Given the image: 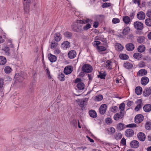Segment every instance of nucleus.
<instances>
[{"label": "nucleus", "mask_w": 151, "mask_h": 151, "mask_svg": "<svg viewBox=\"0 0 151 151\" xmlns=\"http://www.w3.org/2000/svg\"><path fill=\"white\" fill-rule=\"evenodd\" d=\"M72 29L75 32H81L83 31V25L76 23L72 25Z\"/></svg>", "instance_id": "nucleus-1"}, {"label": "nucleus", "mask_w": 151, "mask_h": 151, "mask_svg": "<svg viewBox=\"0 0 151 151\" xmlns=\"http://www.w3.org/2000/svg\"><path fill=\"white\" fill-rule=\"evenodd\" d=\"M24 8L25 12L27 14L28 13L29 9V5L31 0H23Z\"/></svg>", "instance_id": "nucleus-2"}, {"label": "nucleus", "mask_w": 151, "mask_h": 151, "mask_svg": "<svg viewBox=\"0 0 151 151\" xmlns=\"http://www.w3.org/2000/svg\"><path fill=\"white\" fill-rule=\"evenodd\" d=\"M92 70V66L89 64L84 65L82 68V70L84 72L89 73Z\"/></svg>", "instance_id": "nucleus-3"}, {"label": "nucleus", "mask_w": 151, "mask_h": 151, "mask_svg": "<svg viewBox=\"0 0 151 151\" xmlns=\"http://www.w3.org/2000/svg\"><path fill=\"white\" fill-rule=\"evenodd\" d=\"M114 63L111 60H107L105 63V68L109 70L112 69Z\"/></svg>", "instance_id": "nucleus-4"}, {"label": "nucleus", "mask_w": 151, "mask_h": 151, "mask_svg": "<svg viewBox=\"0 0 151 151\" xmlns=\"http://www.w3.org/2000/svg\"><path fill=\"white\" fill-rule=\"evenodd\" d=\"M134 27L138 30H141L143 28L142 23L139 21H136L134 22Z\"/></svg>", "instance_id": "nucleus-5"}, {"label": "nucleus", "mask_w": 151, "mask_h": 151, "mask_svg": "<svg viewBox=\"0 0 151 151\" xmlns=\"http://www.w3.org/2000/svg\"><path fill=\"white\" fill-rule=\"evenodd\" d=\"M144 119V116L142 114L137 115L134 118V121L136 123H139L142 122Z\"/></svg>", "instance_id": "nucleus-6"}, {"label": "nucleus", "mask_w": 151, "mask_h": 151, "mask_svg": "<svg viewBox=\"0 0 151 151\" xmlns=\"http://www.w3.org/2000/svg\"><path fill=\"white\" fill-rule=\"evenodd\" d=\"M107 106L106 104H103L100 106L99 109L100 113L101 114H104L106 112Z\"/></svg>", "instance_id": "nucleus-7"}, {"label": "nucleus", "mask_w": 151, "mask_h": 151, "mask_svg": "<svg viewBox=\"0 0 151 151\" xmlns=\"http://www.w3.org/2000/svg\"><path fill=\"white\" fill-rule=\"evenodd\" d=\"M137 18L140 20H143L145 17V13L142 11L139 12L137 14Z\"/></svg>", "instance_id": "nucleus-8"}, {"label": "nucleus", "mask_w": 151, "mask_h": 151, "mask_svg": "<svg viewBox=\"0 0 151 151\" xmlns=\"http://www.w3.org/2000/svg\"><path fill=\"white\" fill-rule=\"evenodd\" d=\"M124 115V114L123 113L120 112L119 113H116L115 114L114 116V118L115 120L117 121L122 119Z\"/></svg>", "instance_id": "nucleus-9"}, {"label": "nucleus", "mask_w": 151, "mask_h": 151, "mask_svg": "<svg viewBox=\"0 0 151 151\" xmlns=\"http://www.w3.org/2000/svg\"><path fill=\"white\" fill-rule=\"evenodd\" d=\"M73 71V68L70 66H66L64 69V72L65 74L68 75L70 74Z\"/></svg>", "instance_id": "nucleus-10"}, {"label": "nucleus", "mask_w": 151, "mask_h": 151, "mask_svg": "<svg viewBox=\"0 0 151 151\" xmlns=\"http://www.w3.org/2000/svg\"><path fill=\"white\" fill-rule=\"evenodd\" d=\"M68 55L69 58L71 59H73L76 57V53L75 51L71 50L68 52Z\"/></svg>", "instance_id": "nucleus-11"}, {"label": "nucleus", "mask_w": 151, "mask_h": 151, "mask_svg": "<svg viewBox=\"0 0 151 151\" xmlns=\"http://www.w3.org/2000/svg\"><path fill=\"white\" fill-rule=\"evenodd\" d=\"M48 58L50 61L52 63L55 62L57 59V57L56 56L50 53L48 55Z\"/></svg>", "instance_id": "nucleus-12"}, {"label": "nucleus", "mask_w": 151, "mask_h": 151, "mask_svg": "<svg viewBox=\"0 0 151 151\" xmlns=\"http://www.w3.org/2000/svg\"><path fill=\"white\" fill-rule=\"evenodd\" d=\"M137 137L138 139L141 141H144L146 137L145 134L142 132L138 133Z\"/></svg>", "instance_id": "nucleus-13"}, {"label": "nucleus", "mask_w": 151, "mask_h": 151, "mask_svg": "<svg viewBox=\"0 0 151 151\" xmlns=\"http://www.w3.org/2000/svg\"><path fill=\"white\" fill-rule=\"evenodd\" d=\"M142 101L141 99H138L136 101V103L137 104V106L135 108V110L136 111H138L142 107Z\"/></svg>", "instance_id": "nucleus-14"}, {"label": "nucleus", "mask_w": 151, "mask_h": 151, "mask_svg": "<svg viewBox=\"0 0 151 151\" xmlns=\"http://www.w3.org/2000/svg\"><path fill=\"white\" fill-rule=\"evenodd\" d=\"M54 38L55 41L56 42H59L62 39V36L60 33L57 32L55 34Z\"/></svg>", "instance_id": "nucleus-15"}, {"label": "nucleus", "mask_w": 151, "mask_h": 151, "mask_svg": "<svg viewBox=\"0 0 151 151\" xmlns=\"http://www.w3.org/2000/svg\"><path fill=\"white\" fill-rule=\"evenodd\" d=\"M95 39L96 40H100L104 43H106V39L104 38L103 35H99L95 37Z\"/></svg>", "instance_id": "nucleus-16"}, {"label": "nucleus", "mask_w": 151, "mask_h": 151, "mask_svg": "<svg viewBox=\"0 0 151 151\" xmlns=\"http://www.w3.org/2000/svg\"><path fill=\"white\" fill-rule=\"evenodd\" d=\"M130 145L131 147L134 148L138 147L139 145V144L137 140H133L130 143Z\"/></svg>", "instance_id": "nucleus-17"}, {"label": "nucleus", "mask_w": 151, "mask_h": 151, "mask_svg": "<svg viewBox=\"0 0 151 151\" xmlns=\"http://www.w3.org/2000/svg\"><path fill=\"white\" fill-rule=\"evenodd\" d=\"M126 48L127 50L132 51L134 49V46L133 44L129 43L126 45Z\"/></svg>", "instance_id": "nucleus-18"}, {"label": "nucleus", "mask_w": 151, "mask_h": 151, "mask_svg": "<svg viewBox=\"0 0 151 151\" xmlns=\"http://www.w3.org/2000/svg\"><path fill=\"white\" fill-rule=\"evenodd\" d=\"M126 135L128 137H131L134 134V132L133 130L131 129H127L125 131Z\"/></svg>", "instance_id": "nucleus-19"}, {"label": "nucleus", "mask_w": 151, "mask_h": 151, "mask_svg": "<svg viewBox=\"0 0 151 151\" xmlns=\"http://www.w3.org/2000/svg\"><path fill=\"white\" fill-rule=\"evenodd\" d=\"M130 29L129 27H124L122 30V34L124 35H127L130 32Z\"/></svg>", "instance_id": "nucleus-20"}, {"label": "nucleus", "mask_w": 151, "mask_h": 151, "mask_svg": "<svg viewBox=\"0 0 151 151\" xmlns=\"http://www.w3.org/2000/svg\"><path fill=\"white\" fill-rule=\"evenodd\" d=\"M149 80L148 78L147 77H144L141 79V83L143 85H145L149 82Z\"/></svg>", "instance_id": "nucleus-21"}, {"label": "nucleus", "mask_w": 151, "mask_h": 151, "mask_svg": "<svg viewBox=\"0 0 151 151\" xmlns=\"http://www.w3.org/2000/svg\"><path fill=\"white\" fill-rule=\"evenodd\" d=\"M115 49L118 51H122L124 48L119 43H116L115 45Z\"/></svg>", "instance_id": "nucleus-22"}, {"label": "nucleus", "mask_w": 151, "mask_h": 151, "mask_svg": "<svg viewBox=\"0 0 151 151\" xmlns=\"http://www.w3.org/2000/svg\"><path fill=\"white\" fill-rule=\"evenodd\" d=\"M123 21L126 24H128L131 21L130 18L127 16H124L122 17Z\"/></svg>", "instance_id": "nucleus-23"}, {"label": "nucleus", "mask_w": 151, "mask_h": 151, "mask_svg": "<svg viewBox=\"0 0 151 151\" xmlns=\"http://www.w3.org/2000/svg\"><path fill=\"white\" fill-rule=\"evenodd\" d=\"M147 73V71L145 69L140 70L137 73V75L139 76L146 75Z\"/></svg>", "instance_id": "nucleus-24"}, {"label": "nucleus", "mask_w": 151, "mask_h": 151, "mask_svg": "<svg viewBox=\"0 0 151 151\" xmlns=\"http://www.w3.org/2000/svg\"><path fill=\"white\" fill-rule=\"evenodd\" d=\"M143 109L145 112H149L151 110V105L150 104L145 105L143 107Z\"/></svg>", "instance_id": "nucleus-25"}, {"label": "nucleus", "mask_w": 151, "mask_h": 151, "mask_svg": "<svg viewBox=\"0 0 151 151\" xmlns=\"http://www.w3.org/2000/svg\"><path fill=\"white\" fill-rule=\"evenodd\" d=\"M125 128V125L123 123H119L117 125L116 128L119 131H121Z\"/></svg>", "instance_id": "nucleus-26"}, {"label": "nucleus", "mask_w": 151, "mask_h": 151, "mask_svg": "<svg viewBox=\"0 0 151 151\" xmlns=\"http://www.w3.org/2000/svg\"><path fill=\"white\" fill-rule=\"evenodd\" d=\"M77 87L79 90H82L84 88L85 85L82 82H79L77 85Z\"/></svg>", "instance_id": "nucleus-27"}, {"label": "nucleus", "mask_w": 151, "mask_h": 151, "mask_svg": "<svg viewBox=\"0 0 151 151\" xmlns=\"http://www.w3.org/2000/svg\"><path fill=\"white\" fill-rule=\"evenodd\" d=\"M135 92L137 95H140L142 92V88L140 86L137 87L135 89Z\"/></svg>", "instance_id": "nucleus-28"}, {"label": "nucleus", "mask_w": 151, "mask_h": 151, "mask_svg": "<svg viewBox=\"0 0 151 151\" xmlns=\"http://www.w3.org/2000/svg\"><path fill=\"white\" fill-rule=\"evenodd\" d=\"M6 62V58L3 56H0V65H4Z\"/></svg>", "instance_id": "nucleus-29"}, {"label": "nucleus", "mask_w": 151, "mask_h": 151, "mask_svg": "<svg viewBox=\"0 0 151 151\" xmlns=\"http://www.w3.org/2000/svg\"><path fill=\"white\" fill-rule=\"evenodd\" d=\"M151 93V89L149 88H146L144 91L143 94L145 96H148Z\"/></svg>", "instance_id": "nucleus-30"}, {"label": "nucleus", "mask_w": 151, "mask_h": 151, "mask_svg": "<svg viewBox=\"0 0 151 151\" xmlns=\"http://www.w3.org/2000/svg\"><path fill=\"white\" fill-rule=\"evenodd\" d=\"M137 50L139 52H142L145 51V47L144 45H142L138 46Z\"/></svg>", "instance_id": "nucleus-31"}, {"label": "nucleus", "mask_w": 151, "mask_h": 151, "mask_svg": "<svg viewBox=\"0 0 151 151\" xmlns=\"http://www.w3.org/2000/svg\"><path fill=\"white\" fill-rule=\"evenodd\" d=\"M62 46L64 49H66L70 47V43L68 41L64 42L62 44Z\"/></svg>", "instance_id": "nucleus-32"}, {"label": "nucleus", "mask_w": 151, "mask_h": 151, "mask_svg": "<svg viewBox=\"0 0 151 151\" xmlns=\"http://www.w3.org/2000/svg\"><path fill=\"white\" fill-rule=\"evenodd\" d=\"M11 50L9 47L7 45L3 49V50L5 52V54L8 55H10V51Z\"/></svg>", "instance_id": "nucleus-33"}, {"label": "nucleus", "mask_w": 151, "mask_h": 151, "mask_svg": "<svg viewBox=\"0 0 151 151\" xmlns=\"http://www.w3.org/2000/svg\"><path fill=\"white\" fill-rule=\"evenodd\" d=\"M142 56V54L140 53H135L133 55L134 58L137 59L138 60H140Z\"/></svg>", "instance_id": "nucleus-34"}, {"label": "nucleus", "mask_w": 151, "mask_h": 151, "mask_svg": "<svg viewBox=\"0 0 151 151\" xmlns=\"http://www.w3.org/2000/svg\"><path fill=\"white\" fill-rule=\"evenodd\" d=\"M145 40V38L144 36H140L137 37V40L139 43H143Z\"/></svg>", "instance_id": "nucleus-35"}, {"label": "nucleus", "mask_w": 151, "mask_h": 151, "mask_svg": "<svg viewBox=\"0 0 151 151\" xmlns=\"http://www.w3.org/2000/svg\"><path fill=\"white\" fill-rule=\"evenodd\" d=\"M90 116L93 118H95L97 116V114L96 111L93 110H91L89 111Z\"/></svg>", "instance_id": "nucleus-36"}, {"label": "nucleus", "mask_w": 151, "mask_h": 151, "mask_svg": "<svg viewBox=\"0 0 151 151\" xmlns=\"http://www.w3.org/2000/svg\"><path fill=\"white\" fill-rule=\"evenodd\" d=\"M103 98V96L101 95H99L95 97L94 100L95 101H101Z\"/></svg>", "instance_id": "nucleus-37"}, {"label": "nucleus", "mask_w": 151, "mask_h": 151, "mask_svg": "<svg viewBox=\"0 0 151 151\" xmlns=\"http://www.w3.org/2000/svg\"><path fill=\"white\" fill-rule=\"evenodd\" d=\"M125 104L123 103H122L120 104L119 106V109L120 111V112H122L124 114V110L125 108Z\"/></svg>", "instance_id": "nucleus-38"}, {"label": "nucleus", "mask_w": 151, "mask_h": 151, "mask_svg": "<svg viewBox=\"0 0 151 151\" xmlns=\"http://www.w3.org/2000/svg\"><path fill=\"white\" fill-rule=\"evenodd\" d=\"M11 68L9 66H6L4 68V71L6 74L9 73L12 71Z\"/></svg>", "instance_id": "nucleus-39"}, {"label": "nucleus", "mask_w": 151, "mask_h": 151, "mask_svg": "<svg viewBox=\"0 0 151 151\" xmlns=\"http://www.w3.org/2000/svg\"><path fill=\"white\" fill-rule=\"evenodd\" d=\"M145 23L147 26L151 27V19H146L145 20Z\"/></svg>", "instance_id": "nucleus-40"}, {"label": "nucleus", "mask_w": 151, "mask_h": 151, "mask_svg": "<svg viewBox=\"0 0 151 151\" xmlns=\"http://www.w3.org/2000/svg\"><path fill=\"white\" fill-rule=\"evenodd\" d=\"M58 79L61 81H65V76L64 74L62 73L59 74Z\"/></svg>", "instance_id": "nucleus-41"}, {"label": "nucleus", "mask_w": 151, "mask_h": 151, "mask_svg": "<svg viewBox=\"0 0 151 151\" xmlns=\"http://www.w3.org/2000/svg\"><path fill=\"white\" fill-rule=\"evenodd\" d=\"M145 128L147 130L151 129V122H147L145 123Z\"/></svg>", "instance_id": "nucleus-42"}, {"label": "nucleus", "mask_w": 151, "mask_h": 151, "mask_svg": "<svg viewBox=\"0 0 151 151\" xmlns=\"http://www.w3.org/2000/svg\"><path fill=\"white\" fill-rule=\"evenodd\" d=\"M63 35L65 37L70 38L72 36L73 34L72 33L67 31L64 32Z\"/></svg>", "instance_id": "nucleus-43"}, {"label": "nucleus", "mask_w": 151, "mask_h": 151, "mask_svg": "<svg viewBox=\"0 0 151 151\" xmlns=\"http://www.w3.org/2000/svg\"><path fill=\"white\" fill-rule=\"evenodd\" d=\"M124 66L127 69H131L132 67V65L129 63H127L124 64Z\"/></svg>", "instance_id": "nucleus-44"}, {"label": "nucleus", "mask_w": 151, "mask_h": 151, "mask_svg": "<svg viewBox=\"0 0 151 151\" xmlns=\"http://www.w3.org/2000/svg\"><path fill=\"white\" fill-rule=\"evenodd\" d=\"M119 58L122 60H127L129 58L128 56L124 54H121L119 55Z\"/></svg>", "instance_id": "nucleus-45"}, {"label": "nucleus", "mask_w": 151, "mask_h": 151, "mask_svg": "<svg viewBox=\"0 0 151 151\" xmlns=\"http://www.w3.org/2000/svg\"><path fill=\"white\" fill-rule=\"evenodd\" d=\"M111 4L109 3H106L105 2L102 5V6L103 8H105L107 7H109L111 6Z\"/></svg>", "instance_id": "nucleus-46"}, {"label": "nucleus", "mask_w": 151, "mask_h": 151, "mask_svg": "<svg viewBox=\"0 0 151 151\" xmlns=\"http://www.w3.org/2000/svg\"><path fill=\"white\" fill-rule=\"evenodd\" d=\"M115 137L116 139H120L122 137V134L120 133H117L115 135Z\"/></svg>", "instance_id": "nucleus-47"}, {"label": "nucleus", "mask_w": 151, "mask_h": 151, "mask_svg": "<svg viewBox=\"0 0 151 151\" xmlns=\"http://www.w3.org/2000/svg\"><path fill=\"white\" fill-rule=\"evenodd\" d=\"M118 110V107L116 106H113L112 108L111 109V111L112 112L115 113Z\"/></svg>", "instance_id": "nucleus-48"}, {"label": "nucleus", "mask_w": 151, "mask_h": 151, "mask_svg": "<svg viewBox=\"0 0 151 151\" xmlns=\"http://www.w3.org/2000/svg\"><path fill=\"white\" fill-rule=\"evenodd\" d=\"M87 100V99H85L83 100H81L80 103H78V104L79 105L83 106L85 104L86 101Z\"/></svg>", "instance_id": "nucleus-49"}, {"label": "nucleus", "mask_w": 151, "mask_h": 151, "mask_svg": "<svg viewBox=\"0 0 151 151\" xmlns=\"http://www.w3.org/2000/svg\"><path fill=\"white\" fill-rule=\"evenodd\" d=\"M58 43L55 42H52L51 43L50 45V48L52 49L55 47H56L58 45Z\"/></svg>", "instance_id": "nucleus-50"}, {"label": "nucleus", "mask_w": 151, "mask_h": 151, "mask_svg": "<svg viewBox=\"0 0 151 151\" xmlns=\"http://www.w3.org/2000/svg\"><path fill=\"white\" fill-rule=\"evenodd\" d=\"M91 28V25L89 24H87L86 25L83 27V29L84 30H87Z\"/></svg>", "instance_id": "nucleus-51"}, {"label": "nucleus", "mask_w": 151, "mask_h": 151, "mask_svg": "<svg viewBox=\"0 0 151 151\" xmlns=\"http://www.w3.org/2000/svg\"><path fill=\"white\" fill-rule=\"evenodd\" d=\"M112 22L113 24L118 23L119 22L120 20L117 18H114L112 19Z\"/></svg>", "instance_id": "nucleus-52"}, {"label": "nucleus", "mask_w": 151, "mask_h": 151, "mask_svg": "<svg viewBox=\"0 0 151 151\" xmlns=\"http://www.w3.org/2000/svg\"><path fill=\"white\" fill-rule=\"evenodd\" d=\"M7 46H8L9 47V48L11 49L13 48L14 46L12 44L11 42V40H9L8 43H7Z\"/></svg>", "instance_id": "nucleus-53"}, {"label": "nucleus", "mask_w": 151, "mask_h": 151, "mask_svg": "<svg viewBox=\"0 0 151 151\" xmlns=\"http://www.w3.org/2000/svg\"><path fill=\"white\" fill-rule=\"evenodd\" d=\"M98 49L100 51H104L106 50V48L104 46H98Z\"/></svg>", "instance_id": "nucleus-54"}, {"label": "nucleus", "mask_w": 151, "mask_h": 151, "mask_svg": "<svg viewBox=\"0 0 151 151\" xmlns=\"http://www.w3.org/2000/svg\"><path fill=\"white\" fill-rule=\"evenodd\" d=\"M146 15L149 18H151V9H149L146 13Z\"/></svg>", "instance_id": "nucleus-55"}, {"label": "nucleus", "mask_w": 151, "mask_h": 151, "mask_svg": "<svg viewBox=\"0 0 151 151\" xmlns=\"http://www.w3.org/2000/svg\"><path fill=\"white\" fill-rule=\"evenodd\" d=\"M137 126V125L134 123H132L129 124L127 125V127H130V128H133L136 127Z\"/></svg>", "instance_id": "nucleus-56"}, {"label": "nucleus", "mask_w": 151, "mask_h": 151, "mask_svg": "<svg viewBox=\"0 0 151 151\" xmlns=\"http://www.w3.org/2000/svg\"><path fill=\"white\" fill-rule=\"evenodd\" d=\"M46 74L47 77L49 79H50L51 78V77L50 75V72L48 68H47L46 69Z\"/></svg>", "instance_id": "nucleus-57"}, {"label": "nucleus", "mask_w": 151, "mask_h": 151, "mask_svg": "<svg viewBox=\"0 0 151 151\" xmlns=\"http://www.w3.org/2000/svg\"><path fill=\"white\" fill-rule=\"evenodd\" d=\"M4 84V80L2 78H0V88H2Z\"/></svg>", "instance_id": "nucleus-58"}, {"label": "nucleus", "mask_w": 151, "mask_h": 151, "mask_svg": "<svg viewBox=\"0 0 151 151\" xmlns=\"http://www.w3.org/2000/svg\"><path fill=\"white\" fill-rule=\"evenodd\" d=\"M145 65V63L143 62H141L138 64V66L140 68H142Z\"/></svg>", "instance_id": "nucleus-59"}, {"label": "nucleus", "mask_w": 151, "mask_h": 151, "mask_svg": "<svg viewBox=\"0 0 151 151\" xmlns=\"http://www.w3.org/2000/svg\"><path fill=\"white\" fill-rule=\"evenodd\" d=\"M122 77L120 76L119 77V78H118L116 79V83H122V81L121 78H122Z\"/></svg>", "instance_id": "nucleus-60"}, {"label": "nucleus", "mask_w": 151, "mask_h": 151, "mask_svg": "<svg viewBox=\"0 0 151 151\" xmlns=\"http://www.w3.org/2000/svg\"><path fill=\"white\" fill-rule=\"evenodd\" d=\"M105 121L107 124H109L111 122V119L110 118H107L105 119Z\"/></svg>", "instance_id": "nucleus-61"}, {"label": "nucleus", "mask_w": 151, "mask_h": 151, "mask_svg": "<svg viewBox=\"0 0 151 151\" xmlns=\"http://www.w3.org/2000/svg\"><path fill=\"white\" fill-rule=\"evenodd\" d=\"M99 76L101 79H105L106 75L103 73H100Z\"/></svg>", "instance_id": "nucleus-62"}, {"label": "nucleus", "mask_w": 151, "mask_h": 151, "mask_svg": "<svg viewBox=\"0 0 151 151\" xmlns=\"http://www.w3.org/2000/svg\"><path fill=\"white\" fill-rule=\"evenodd\" d=\"M55 55H58L60 52V51L58 49H56L54 51Z\"/></svg>", "instance_id": "nucleus-63"}, {"label": "nucleus", "mask_w": 151, "mask_h": 151, "mask_svg": "<svg viewBox=\"0 0 151 151\" xmlns=\"http://www.w3.org/2000/svg\"><path fill=\"white\" fill-rule=\"evenodd\" d=\"M121 143L123 145H126V142L125 139L124 138H122L121 140Z\"/></svg>", "instance_id": "nucleus-64"}]
</instances>
